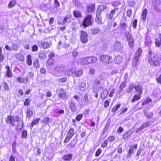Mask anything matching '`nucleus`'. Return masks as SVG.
<instances>
[{"mask_svg": "<svg viewBox=\"0 0 161 161\" xmlns=\"http://www.w3.org/2000/svg\"><path fill=\"white\" fill-rule=\"evenodd\" d=\"M153 53L152 51L149 50L148 52L149 56L147 58L148 63L152 66H159L161 65V56L157 54H154L152 55Z\"/></svg>", "mask_w": 161, "mask_h": 161, "instance_id": "nucleus-1", "label": "nucleus"}, {"mask_svg": "<svg viewBox=\"0 0 161 161\" xmlns=\"http://www.w3.org/2000/svg\"><path fill=\"white\" fill-rule=\"evenodd\" d=\"M20 117L19 116H14L13 115H8L5 119V122L7 125L13 127L16 125V123L19 122L20 121Z\"/></svg>", "mask_w": 161, "mask_h": 161, "instance_id": "nucleus-2", "label": "nucleus"}, {"mask_svg": "<svg viewBox=\"0 0 161 161\" xmlns=\"http://www.w3.org/2000/svg\"><path fill=\"white\" fill-rule=\"evenodd\" d=\"M93 19L92 16L91 14H88L83 19L82 25L84 28L92 26L93 24Z\"/></svg>", "mask_w": 161, "mask_h": 161, "instance_id": "nucleus-3", "label": "nucleus"}, {"mask_svg": "<svg viewBox=\"0 0 161 161\" xmlns=\"http://www.w3.org/2000/svg\"><path fill=\"white\" fill-rule=\"evenodd\" d=\"M112 57L108 54H103L100 56L99 60L100 62L104 65H108L111 63Z\"/></svg>", "mask_w": 161, "mask_h": 161, "instance_id": "nucleus-4", "label": "nucleus"}, {"mask_svg": "<svg viewBox=\"0 0 161 161\" xmlns=\"http://www.w3.org/2000/svg\"><path fill=\"white\" fill-rule=\"evenodd\" d=\"M97 60L96 57L90 56L81 59V62L82 65H87L90 64L94 63Z\"/></svg>", "mask_w": 161, "mask_h": 161, "instance_id": "nucleus-5", "label": "nucleus"}, {"mask_svg": "<svg viewBox=\"0 0 161 161\" xmlns=\"http://www.w3.org/2000/svg\"><path fill=\"white\" fill-rule=\"evenodd\" d=\"M80 39L83 44L87 43L89 41L88 35L87 32L81 30L80 31Z\"/></svg>", "mask_w": 161, "mask_h": 161, "instance_id": "nucleus-6", "label": "nucleus"}, {"mask_svg": "<svg viewBox=\"0 0 161 161\" xmlns=\"http://www.w3.org/2000/svg\"><path fill=\"white\" fill-rule=\"evenodd\" d=\"M125 36L128 42L129 46L131 49H133L134 45V40L131 33L128 32L125 33Z\"/></svg>", "mask_w": 161, "mask_h": 161, "instance_id": "nucleus-7", "label": "nucleus"}, {"mask_svg": "<svg viewBox=\"0 0 161 161\" xmlns=\"http://www.w3.org/2000/svg\"><path fill=\"white\" fill-rule=\"evenodd\" d=\"M55 56V53L54 52H50L48 55L49 58L47 61V64L48 66H52L55 64V60L53 58Z\"/></svg>", "mask_w": 161, "mask_h": 161, "instance_id": "nucleus-8", "label": "nucleus"}, {"mask_svg": "<svg viewBox=\"0 0 161 161\" xmlns=\"http://www.w3.org/2000/svg\"><path fill=\"white\" fill-rule=\"evenodd\" d=\"M5 68L7 70L6 72L5 75L8 78H11L13 77V73L12 69L8 65H7L5 66Z\"/></svg>", "mask_w": 161, "mask_h": 161, "instance_id": "nucleus-9", "label": "nucleus"}, {"mask_svg": "<svg viewBox=\"0 0 161 161\" xmlns=\"http://www.w3.org/2000/svg\"><path fill=\"white\" fill-rule=\"evenodd\" d=\"M72 15L71 14H67L64 18L62 22L64 24L71 22Z\"/></svg>", "mask_w": 161, "mask_h": 161, "instance_id": "nucleus-10", "label": "nucleus"}, {"mask_svg": "<svg viewBox=\"0 0 161 161\" xmlns=\"http://www.w3.org/2000/svg\"><path fill=\"white\" fill-rule=\"evenodd\" d=\"M123 58V57L121 55H117L114 56V61L115 64H119L122 62Z\"/></svg>", "mask_w": 161, "mask_h": 161, "instance_id": "nucleus-11", "label": "nucleus"}, {"mask_svg": "<svg viewBox=\"0 0 161 161\" xmlns=\"http://www.w3.org/2000/svg\"><path fill=\"white\" fill-rule=\"evenodd\" d=\"M66 92L63 88H61L59 90V93L58 94V96L60 99H63L66 98Z\"/></svg>", "mask_w": 161, "mask_h": 161, "instance_id": "nucleus-12", "label": "nucleus"}, {"mask_svg": "<svg viewBox=\"0 0 161 161\" xmlns=\"http://www.w3.org/2000/svg\"><path fill=\"white\" fill-rule=\"evenodd\" d=\"M73 158V155L72 153H69L64 155L62 159L64 161H70Z\"/></svg>", "mask_w": 161, "mask_h": 161, "instance_id": "nucleus-13", "label": "nucleus"}, {"mask_svg": "<svg viewBox=\"0 0 161 161\" xmlns=\"http://www.w3.org/2000/svg\"><path fill=\"white\" fill-rule=\"evenodd\" d=\"M134 88L135 89V91L137 93V94L142 95L143 88L140 85H135L134 86Z\"/></svg>", "mask_w": 161, "mask_h": 161, "instance_id": "nucleus-14", "label": "nucleus"}, {"mask_svg": "<svg viewBox=\"0 0 161 161\" xmlns=\"http://www.w3.org/2000/svg\"><path fill=\"white\" fill-rule=\"evenodd\" d=\"M132 146L131 145L130 147H132ZM138 147L137 144H136L133 146V148H130L127 153V154L129 157H130L131 154L134 152V149H136Z\"/></svg>", "mask_w": 161, "mask_h": 161, "instance_id": "nucleus-15", "label": "nucleus"}, {"mask_svg": "<svg viewBox=\"0 0 161 161\" xmlns=\"http://www.w3.org/2000/svg\"><path fill=\"white\" fill-rule=\"evenodd\" d=\"M158 36L159 38L155 39L154 43L156 46L159 47L161 45V33H158Z\"/></svg>", "mask_w": 161, "mask_h": 161, "instance_id": "nucleus-16", "label": "nucleus"}, {"mask_svg": "<svg viewBox=\"0 0 161 161\" xmlns=\"http://www.w3.org/2000/svg\"><path fill=\"white\" fill-rule=\"evenodd\" d=\"M102 18L101 15V12L99 13L98 14H97L95 19L96 22L99 25H101L102 24Z\"/></svg>", "mask_w": 161, "mask_h": 161, "instance_id": "nucleus-17", "label": "nucleus"}, {"mask_svg": "<svg viewBox=\"0 0 161 161\" xmlns=\"http://www.w3.org/2000/svg\"><path fill=\"white\" fill-rule=\"evenodd\" d=\"M95 5L94 4L88 6L87 7V10L88 13H93L94 12Z\"/></svg>", "mask_w": 161, "mask_h": 161, "instance_id": "nucleus-18", "label": "nucleus"}, {"mask_svg": "<svg viewBox=\"0 0 161 161\" xmlns=\"http://www.w3.org/2000/svg\"><path fill=\"white\" fill-rule=\"evenodd\" d=\"M73 13L74 16L76 18H81L82 17L81 13L80 11L75 10L73 11Z\"/></svg>", "mask_w": 161, "mask_h": 161, "instance_id": "nucleus-19", "label": "nucleus"}, {"mask_svg": "<svg viewBox=\"0 0 161 161\" xmlns=\"http://www.w3.org/2000/svg\"><path fill=\"white\" fill-rule=\"evenodd\" d=\"M144 115L148 119L152 118L153 115V114L152 112H148L147 110L144 109L143 110Z\"/></svg>", "mask_w": 161, "mask_h": 161, "instance_id": "nucleus-20", "label": "nucleus"}, {"mask_svg": "<svg viewBox=\"0 0 161 161\" xmlns=\"http://www.w3.org/2000/svg\"><path fill=\"white\" fill-rule=\"evenodd\" d=\"M139 58L135 56L133 57L132 60V67H135L136 66L139 60Z\"/></svg>", "mask_w": 161, "mask_h": 161, "instance_id": "nucleus-21", "label": "nucleus"}, {"mask_svg": "<svg viewBox=\"0 0 161 161\" xmlns=\"http://www.w3.org/2000/svg\"><path fill=\"white\" fill-rule=\"evenodd\" d=\"M32 62L31 56L30 54H28L26 56V63L29 66L31 65Z\"/></svg>", "mask_w": 161, "mask_h": 161, "instance_id": "nucleus-22", "label": "nucleus"}, {"mask_svg": "<svg viewBox=\"0 0 161 161\" xmlns=\"http://www.w3.org/2000/svg\"><path fill=\"white\" fill-rule=\"evenodd\" d=\"M141 95H142L138 94H135L132 97L131 102L133 103H134L136 101H138L141 98Z\"/></svg>", "mask_w": 161, "mask_h": 161, "instance_id": "nucleus-23", "label": "nucleus"}, {"mask_svg": "<svg viewBox=\"0 0 161 161\" xmlns=\"http://www.w3.org/2000/svg\"><path fill=\"white\" fill-rule=\"evenodd\" d=\"M83 71L82 69L78 70L77 71H74L72 72V74L77 77H79L82 75L83 74Z\"/></svg>", "mask_w": 161, "mask_h": 161, "instance_id": "nucleus-24", "label": "nucleus"}, {"mask_svg": "<svg viewBox=\"0 0 161 161\" xmlns=\"http://www.w3.org/2000/svg\"><path fill=\"white\" fill-rule=\"evenodd\" d=\"M147 9H144L142 11V19L143 21L146 20L147 18Z\"/></svg>", "mask_w": 161, "mask_h": 161, "instance_id": "nucleus-25", "label": "nucleus"}, {"mask_svg": "<svg viewBox=\"0 0 161 161\" xmlns=\"http://www.w3.org/2000/svg\"><path fill=\"white\" fill-rule=\"evenodd\" d=\"M149 125V124L148 122L144 123L143 124H142V125H141L137 129V130L138 131H140L141 130H142L144 128L147 127Z\"/></svg>", "mask_w": 161, "mask_h": 161, "instance_id": "nucleus-26", "label": "nucleus"}, {"mask_svg": "<svg viewBox=\"0 0 161 161\" xmlns=\"http://www.w3.org/2000/svg\"><path fill=\"white\" fill-rule=\"evenodd\" d=\"M16 58L21 61L23 62L25 60V57L21 53H18L16 55Z\"/></svg>", "mask_w": 161, "mask_h": 161, "instance_id": "nucleus-27", "label": "nucleus"}, {"mask_svg": "<svg viewBox=\"0 0 161 161\" xmlns=\"http://www.w3.org/2000/svg\"><path fill=\"white\" fill-rule=\"evenodd\" d=\"M121 107V104L119 103L113 106L111 109V112L113 113L116 112Z\"/></svg>", "mask_w": 161, "mask_h": 161, "instance_id": "nucleus-28", "label": "nucleus"}, {"mask_svg": "<svg viewBox=\"0 0 161 161\" xmlns=\"http://www.w3.org/2000/svg\"><path fill=\"white\" fill-rule=\"evenodd\" d=\"M131 133L130 131H127L124 133L122 135L123 138L125 140H127L130 136Z\"/></svg>", "mask_w": 161, "mask_h": 161, "instance_id": "nucleus-29", "label": "nucleus"}, {"mask_svg": "<svg viewBox=\"0 0 161 161\" xmlns=\"http://www.w3.org/2000/svg\"><path fill=\"white\" fill-rule=\"evenodd\" d=\"M152 102V100L149 97H147L144 101H143L142 103V106L145 105Z\"/></svg>", "mask_w": 161, "mask_h": 161, "instance_id": "nucleus-30", "label": "nucleus"}, {"mask_svg": "<svg viewBox=\"0 0 161 161\" xmlns=\"http://www.w3.org/2000/svg\"><path fill=\"white\" fill-rule=\"evenodd\" d=\"M16 2L15 0H12L10 1L8 4V8H11L15 6L16 4Z\"/></svg>", "mask_w": 161, "mask_h": 161, "instance_id": "nucleus-31", "label": "nucleus"}, {"mask_svg": "<svg viewBox=\"0 0 161 161\" xmlns=\"http://www.w3.org/2000/svg\"><path fill=\"white\" fill-rule=\"evenodd\" d=\"M142 53V50L141 48H139L135 54V56L140 58Z\"/></svg>", "mask_w": 161, "mask_h": 161, "instance_id": "nucleus-32", "label": "nucleus"}, {"mask_svg": "<svg viewBox=\"0 0 161 161\" xmlns=\"http://www.w3.org/2000/svg\"><path fill=\"white\" fill-rule=\"evenodd\" d=\"M74 134V128H71L68 130L66 135L72 138Z\"/></svg>", "mask_w": 161, "mask_h": 161, "instance_id": "nucleus-33", "label": "nucleus"}, {"mask_svg": "<svg viewBox=\"0 0 161 161\" xmlns=\"http://www.w3.org/2000/svg\"><path fill=\"white\" fill-rule=\"evenodd\" d=\"M40 119L41 118H37L35 119H33L31 123V127L32 128L34 125H36L37 123H38L39 122Z\"/></svg>", "mask_w": 161, "mask_h": 161, "instance_id": "nucleus-34", "label": "nucleus"}, {"mask_svg": "<svg viewBox=\"0 0 161 161\" xmlns=\"http://www.w3.org/2000/svg\"><path fill=\"white\" fill-rule=\"evenodd\" d=\"M100 31L99 28H94L91 29V31L93 35H96Z\"/></svg>", "mask_w": 161, "mask_h": 161, "instance_id": "nucleus-35", "label": "nucleus"}, {"mask_svg": "<svg viewBox=\"0 0 161 161\" xmlns=\"http://www.w3.org/2000/svg\"><path fill=\"white\" fill-rule=\"evenodd\" d=\"M39 61L38 58L36 59L33 62V67L37 69L39 68L40 65L39 64Z\"/></svg>", "mask_w": 161, "mask_h": 161, "instance_id": "nucleus-36", "label": "nucleus"}, {"mask_svg": "<svg viewBox=\"0 0 161 161\" xmlns=\"http://www.w3.org/2000/svg\"><path fill=\"white\" fill-rule=\"evenodd\" d=\"M41 46L42 48L46 49L50 47V45L47 42L40 43Z\"/></svg>", "mask_w": 161, "mask_h": 161, "instance_id": "nucleus-37", "label": "nucleus"}, {"mask_svg": "<svg viewBox=\"0 0 161 161\" xmlns=\"http://www.w3.org/2000/svg\"><path fill=\"white\" fill-rule=\"evenodd\" d=\"M69 106L71 110L73 111H75L76 109V106L75 105V103L73 102H71L70 103Z\"/></svg>", "mask_w": 161, "mask_h": 161, "instance_id": "nucleus-38", "label": "nucleus"}, {"mask_svg": "<svg viewBox=\"0 0 161 161\" xmlns=\"http://www.w3.org/2000/svg\"><path fill=\"white\" fill-rule=\"evenodd\" d=\"M2 85L5 91H8L9 90V86L7 82H3L2 83Z\"/></svg>", "mask_w": 161, "mask_h": 161, "instance_id": "nucleus-39", "label": "nucleus"}, {"mask_svg": "<svg viewBox=\"0 0 161 161\" xmlns=\"http://www.w3.org/2000/svg\"><path fill=\"white\" fill-rule=\"evenodd\" d=\"M126 86V82L125 81H124L122 82L119 87V91L122 92L123 90V89Z\"/></svg>", "mask_w": 161, "mask_h": 161, "instance_id": "nucleus-40", "label": "nucleus"}, {"mask_svg": "<svg viewBox=\"0 0 161 161\" xmlns=\"http://www.w3.org/2000/svg\"><path fill=\"white\" fill-rule=\"evenodd\" d=\"M108 144V140L105 139L104 140L102 143L101 147L103 148H105L107 147Z\"/></svg>", "mask_w": 161, "mask_h": 161, "instance_id": "nucleus-41", "label": "nucleus"}, {"mask_svg": "<svg viewBox=\"0 0 161 161\" xmlns=\"http://www.w3.org/2000/svg\"><path fill=\"white\" fill-rule=\"evenodd\" d=\"M31 103V100L29 98H26L24 103V105L25 106H29Z\"/></svg>", "mask_w": 161, "mask_h": 161, "instance_id": "nucleus-42", "label": "nucleus"}, {"mask_svg": "<svg viewBox=\"0 0 161 161\" xmlns=\"http://www.w3.org/2000/svg\"><path fill=\"white\" fill-rule=\"evenodd\" d=\"M50 118L49 117H46L42 120V122L43 124H46L49 122Z\"/></svg>", "mask_w": 161, "mask_h": 161, "instance_id": "nucleus-43", "label": "nucleus"}, {"mask_svg": "<svg viewBox=\"0 0 161 161\" xmlns=\"http://www.w3.org/2000/svg\"><path fill=\"white\" fill-rule=\"evenodd\" d=\"M27 132L26 130H23L21 134V138H27Z\"/></svg>", "mask_w": 161, "mask_h": 161, "instance_id": "nucleus-44", "label": "nucleus"}, {"mask_svg": "<svg viewBox=\"0 0 161 161\" xmlns=\"http://www.w3.org/2000/svg\"><path fill=\"white\" fill-rule=\"evenodd\" d=\"M60 3L58 0H54V6L55 8H59L60 7Z\"/></svg>", "mask_w": 161, "mask_h": 161, "instance_id": "nucleus-45", "label": "nucleus"}, {"mask_svg": "<svg viewBox=\"0 0 161 161\" xmlns=\"http://www.w3.org/2000/svg\"><path fill=\"white\" fill-rule=\"evenodd\" d=\"M31 50L32 52H37L38 50V47L37 45L36 44L33 45L31 47Z\"/></svg>", "mask_w": 161, "mask_h": 161, "instance_id": "nucleus-46", "label": "nucleus"}, {"mask_svg": "<svg viewBox=\"0 0 161 161\" xmlns=\"http://www.w3.org/2000/svg\"><path fill=\"white\" fill-rule=\"evenodd\" d=\"M17 80L18 82L20 83H23L25 82V79L23 77L19 76L17 78Z\"/></svg>", "mask_w": 161, "mask_h": 161, "instance_id": "nucleus-47", "label": "nucleus"}, {"mask_svg": "<svg viewBox=\"0 0 161 161\" xmlns=\"http://www.w3.org/2000/svg\"><path fill=\"white\" fill-rule=\"evenodd\" d=\"M73 68H71L67 70L66 72L67 75L69 76L70 75L73 74L72 72L74 71H73Z\"/></svg>", "mask_w": 161, "mask_h": 161, "instance_id": "nucleus-48", "label": "nucleus"}, {"mask_svg": "<svg viewBox=\"0 0 161 161\" xmlns=\"http://www.w3.org/2000/svg\"><path fill=\"white\" fill-rule=\"evenodd\" d=\"M33 113L32 111L30 110L27 109L26 112V115L27 117L29 118L31 117L33 115Z\"/></svg>", "mask_w": 161, "mask_h": 161, "instance_id": "nucleus-49", "label": "nucleus"}, {"mask_svg": "<svg viewBox=\"0 0 161 161\" xmlns=\"http://www.w3.org/2000/svg\"><path fill=\"white\" fill-rule=\"evenodd\" d=\"M83 114H79L76 117L75 120L77 121H80L83 118Z\"/></svg>", "mask_w": 161, "mask_h": 161, "instance_id": "nucleus-50", "label": "nucleus"}, {"mask_svg": "<svg viewBox=\"0 0 161 161\" xmlns=\"http://www.w3.org/2000/svg\"><path fill=\"white\" fill-rule=\"evenodd\" d=\"M111 99H109V100H107L104 102V106L105 108H107L109 105V103Z\"/></svg>", "mask_w": 161, "mask_h": 161, "instance_id": "nucleus-51", "label": "nucleus"}, {"mask_svg": "<svg viewBox=\"0 0 161 161\" xmlns=\"http://www.w3.org/2000/svg\"><path fill=\"white\" fill-rule=\"evenodd\" d=\"M102 150L100 148H98L95 153V156L96 157L99 156L100 154L102 153Z\"/></svg>", "mask_w": 161, "mask_h": 161, "instance_id": "nucleus-52", "label": "nucleus"}, {"mask_svg": "<svg viewBox=\"0 0 161 161\" xmlns=\"http://www.w3.org/2000/svg\"><path fill=\"white\" fill-rule=\"evenodd\" d=\"M120 28L122 30H125L127 27L126 24L124 23L121 24L119 25Z\"/></svg>", "mask_w": 161, "mask_h": 161, "instance_id": "nucleus-53", "label": "nucleus"}, {"mask_svg": "<svg viewBox=\"0 0 161 161\" xmlns=\"http://www.w3.org/2000/svg\"><path fill=\"white\" fill-rule=\"evenodd\" d=\"M67 81V78L66 77H62L59 79L58 81L62 83H64Z\"/></svg>", "mask_w": 161, "mask_h": 161, "instance_id": "nucleus-54", "label": "nucleus"}, {"mask_svg": "<svg viewBox=\"0 0 161 161\" xmlns=\"http://www.w3.org/2000/svg\"><path fill=\"white\" fill-rule=\"evenodd\" d=\"M115 88H113L109 94V97H113L114 94L115 93Z\"/></svg>", "mask_w": 161, "mask_h": 161, "instance_id": "nucleus-55", "label": "nucleus"}, {"mask_svg": "<svg viewBox=\"0 0 161 161\" xmlns=\"http://www.w3.org/2000/svg\"><path fill=\"white\" fill-rule=\"evenodd\" d=\"M108 140L110 142L114 141L115 140V137L113 136H110L108 137Z\"/></svg>", "mask_w": 161, "mask_h": 161, "instance_id": "nucleus-56", "label": "nucleus"}, {"mask_svg": "<svg viewBox=\"0 0 161 161\" xmlns=\"http://www.w3.org/2000/svg\"><path fill=\"white\" fill-rule=\"evenodd\" d=\"M72 137L66 135V137L64 140V142L65 143H67L69 142V140L71 139Z\"/></svg>", "mask_w": 161, "mask_h": 161, "instance_id": "nucleus-57", "label": "nucleus"}, {"mask_svg": "<svg viewBox=\"0 0 161 161\" xmlns=\"http://www.w3.org/2000/svg\"><path fill=\"white\" fill-rule=\"evenodd\" d=\"M45 56V54L43 52H41L38 54V56L40 58H43Z\"/></svg>", "mask_w": 161, "mask_h": 161, "instance_id": "nucleus-58", "label": "nucleus"}, {"mask_svg": "<svg viewBox=\"0 0 161 161\" xmlns=\"http://www.w3.org/2000/svg\"><path fill=\"white\" fill-rule=\"evenodd\" d=\"M137 20L136 19H135L132 22V25L133 28L135 29L137 25Z\"/></svg>", "mask_w": 161, "mask_h": 161, "instance_id": "nucleus-59", "label": "nucleus"}, {"mask_svg": "<svg viewBox=\"0 0 161 161\" xmlns=\"http://www.w3.org/2000/svg\"><path fill=\"white\" fill-rule=\"evenodd\" d=\"M156 80L158 83L161 84V74L158 77L156 78Z\"/></svg>", "mask_w": 161, "mask_h": 161, "instance_id": "nucleus-60", "label": "nucleus"}, {"mask_svg": "<svg viewBox=\"0 0 161 161\" xmlns=\"http://www.w3.org/2000/svg\"><path fill=\"white\" fill-rule=\"evenodd\" d=\"M132 14V10L131 9H128L127 10L126 13L127 16L130 17Z\"/></svg>", "mask_w": 161, "mask_h": 161, "instance_id": "nucleus-61", "label": "nucleus"}, {"mask_svg": "<svg viewBox=\"0 0 161 161\" xmlns=\"http://www.w3.org/2000/svg\"><path fill=\"white\" fill-rule=\"evenodd\" d=\"M123 130V128L121 126L119 127L117 130V132L120 134L122 133Z\"/></svg>", "mask_w": 161, "mask_h": 161, "instance_id": "nucleus-62", "label": "nucleus"}, {"mask_svg": "<svg viewBox=\"0 0 161 161\" xmlns=\"http://www.w3.org/2000/svg\"><path fill=\"white\" fill-rule=\"evenodd\" d=\"M88 97L86 94L84 96V97L83 99V102L84 103H86L88 101Z\"/></svg>", "mask_w": 161, "mask_h": 161, "instance_id": "nucleus-63", "label": "nucleus"}, {"mask_svg": "<svg viewBox=\"0 0 161 161\" xmlns=\"http://www.w3.org/2000/svg\"><path fill=\"white\" fill-rule=\"evenodd\" d=\"M62 68V66L61 65H60L59 66H56L55 67V70L59 72L60 71H61L62 70H61Z\"/></svg>", "mask_w": 161, "mask_h": 161, "instance_id": "nucleus-64", "label": "nucleus"}]
</instances>
